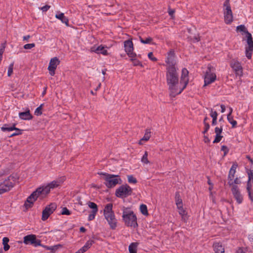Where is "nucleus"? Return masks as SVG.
Returning a JSON list of instances; mask_svg holds the SVG:
<instances>
[{
  "instance_id": "1",
  "label": "nucleus",
  "mask_w": 253,
  "mask_h": 253,
  "mask_svg": "<svg viewBox=\"0 0 253 253\" xmlns=\"http://www.w3.org/2000/svg\"><path fill=\"white\" fill-rule=\"evenodd\" d=\"M177 67H166V80L170 91V96L174 97L181 92L179 89Z\"/></svg>"
},
{
  "instance_id": "2",
  "label": "nucleus",
  "mask_w": 253,
  "mask_h": 253,
  "mask_svg": "<svg viewBox=\"0 0 253 253\" xmlns=\"http://www.w3.org/2000/svg\"><path fill=\"white\" fill-rule=\"evenodd\" d=\"M105 218L107 221L110 228L115 229L117 227V220L116 218L115 213L113 211L112 204H107L103 210Z\"/></svg>"
},
{
  "instance_id": "3",
  "label": "nucleus",
  "mask_w": 253,
  "mask_h": 253,
  "mask_svg": "<svg viewBox=\"0 0 253 253\" xmlns=\"http://www.w3.org/2000/svg\"><path fill=\"white\" fill-rule=\"evenodd\" d=\"M122 217L127 226L136 228L138 226L136 216L129 208H124Z\"/></svg>"
},
{
  "instance_id": "4",
  "label": "nucleus",
  "mask_w": 253,
  "mask_h": 253,
  "mask_svg": "<svg viewBox=\"0 0 253 253\" xmlns=\"http://www.w3.org/2000/svg\"><path fill=\"white\" fill-rule=\"evenodd\" d=\"M98 174L103 176V178L105 180L104 184L108 188H112L115 186L119 183V180H121L118 175L109 174L103 172L98 173Z\"/></svg>"
},
{
  "instance_id": "5",
  "label": "nucleus",
  "mask_w": 253,
  "mask_h": 253,
  "mask_svg": "<svg viewBox=\"0 0 253 253\" xmlns=\"http://www.w3.org/2000/svg\"><path fill=\"white\" fill-rule=\"evenodd\" d=\"M224 17L226 24H229L233 21V14L229 0H226L224 2Z\"/></svg>"
},
{
  "instance_id": "6",
  "label": "nucleus",
  "mask_w": 253,
  "mask_h": 253,
  "mask_svg": "<svg viewBox=\"0 0 253 253\" xmlns=\"http://www.w3.org/2000/svg\"><path fill=\"white\" fill-rule=\"evenodd\" d=\"M132 189L130 186L126 184L119 187L116 191V195L118 197L124 198L130 195Z\"/></svg>"
},
{
  "instance_id": "7",
  "label": "nucleus",
  "mask_w": 253,
  "mask_h": 253,
  "mask_svg": "<svg viewBox=\"0 0 253 253\" xmlns=\"http://www.w3.org/2000/svg\"><path fill=\"white\" fill-rule=\"evenodd\" d=\"M13 177L9 176L5 179L3 182L0 184V194H3L10 190L13 187Z\"/></svg>"
},
{
  "instance_id": "8",
  "label": "nucleus",
  "mask_w": 253,
  "mask_h": 253,
  "mask_svg": "<svg viewBox=\"0 0 253 253\" xmlns=\"http://www.w3.org/2000/svg\"><path fill=\"white\" fill-rule=\"evenodd\" d=\"M189 72L186 68H183L181 71L180 77V82L179 84V89H181V92L186 87L189 82Z\"/></svg>"
},
{
  "instance_id": "9",
  "label": "nucleus",
  "mask_w": 253,
  "mask_h": 253,
  "mask_svg": "<svg viewBox=\"0 0 253 253\" xmlns=\"http://www.w3.org/2000/svg\"><path fill=\"white\" fill-rule=\"evenodd\" d=\"M246 38L247 45L246 46V55L248 59H251L253 51L252 36L250 33H248V36H247Z\"/></svg>"
},
{
  "instance_id": "10",
  "label": "nucleus",
  "mask_w": 253,
  "mask_h": 253,
  "mask_svg": "<svg viewBox=\"0 0 253 253\" xmlns=\"http://www.w3.org/2000/svg\"><path fill=\"white\" fill-rule=\"evenodd\" d=\"M57 208L55 203H51L47 206L42 212V220L44 221L46 220L50 215L52 214Z\"/></svg>"
},
{
  "instance_id": "11",
  "label": "nucleus",
  "mask_w": 253,
  "mask_h": 253,
  "mask_svg": "<svg viewBox=\"0 0 253 253\" xmlns=\"http://www.w3.org/2000/svg\"><path fill=\"white\" fill-rule=\"evenodd\" d=\"M215 74L211 72L210 68H208L206 71L204 78V86L207 85L209 84H211L216 79Z\"/></svg>"
},
{
  "instance_id": "12",
  "label": "nucleus",
  "mask_w": 253,
  "mask_h": 253,
  "mask_svg": "<svg viewBox=\"0 0 253 253\" xmlns=\"http://www.w3.org/2000/svg\"><path fill=\"white\" fill-rule=\"evenodd\" d=\"M165 62L167 63L166 67H177L176 61L173 51L170 50L168 53V56Z\"/></svg>"
},
{
  "instance_id": "13",
  "label": "nucleus",
  "mask_w": 253,
  "mask_h": 253,
  "mask_svg": "<svg viewBox=\"0 0 253 253\" xmlns=\"http://www.w3.org/2000/svg\"><path fill=\"white\" fill-rule=\"evenodd\" d=\"M230 66L234 71L236 76L239 77L243 76V68L238 61L232 60L230 63Z\"/></svg>"
},
{
  "instance_id": "14",
  "label": "nucleus",
  "mask_w": 253,
  "mask_h": 253,
  "mask_svg": "<svg viewBox=\"0 0 253 253\" xmlns=\"http://www.w3.org/2000/svg\"><path fill=\"white\" fill-rule=\"evenodd\" d=\"M38 191H35L33 192L27 199L24 204L26 209L30 208L32 207L34 203L37 200V198L40 196Z\"/></svg>"
},
{
  "instance_id": "15",
  "label": "nucleus",
  "mask_w": 253,
  "mask_h": 253,
  "mask_svg": "<svg viewBox=\"0 0 253 253\" xmlns=\"http://www.w3.org/2000/svg\"><path fill=\"white\" fill-rule=\"evenodd\" d=\"M124 47L125 51L130 58L136 57V54L133 51V45L132 41L130 40L126 41L124 42Z\"/></svg>"
},
{
  "instance_id": "16",
  "label": "nucleus",
  "mask_w": 253,
  "mask_h": 253,
  "mask_svg": "<svg viewBox=\"0 0 253 253\" xmlns=\"http://www.w3.org/2000/svg\"><path fill=\"white\" fill-rule=\"evenodd\" d=\"M60 62V60L57 57H54L50 59L48 67V70L50 75L53 76L55 75V70L57 66L59 65Z\"/></svg>"
},
{
  "instance_id": "17",
  "label": "nucleus",
  "mask_w": 253,
  "mask_h": 253,
  "mask_svg": "<svg viewBox=\"0 0 253 253\" xmlns=\"http://www.w3.org/2000/svg\"><path fill=\"white\" fill-rule=\"evenodd\" d=\"M231 191L237 203L239 204H241L243 200V197L238 186L237 185H233V187H232Z\"/></svg>"
},
{
  "instance_id": "18",
  "label": "nucleus",
  "mask_w": 253,
  "mask_h": 253,
  "mask_svg": "<svg viewBox=\"0 0 253 253\" xmlns=\"http://www.w3.org/2000/svg\"><path fill=\"white\" fill-rule=\"evenodd\" d=\"M90 52H94L97 54H102L104 55H108V51L106 49V47L100 45L97 47L93 46L90 48Z\"/></svg>"
},
{
  "instance_id": "19",
  "label": "nucleus",
  "mask_w": 253,
  "mask_h": 253,
  "mask_svg": "<svg viewBox=\"0 0 253 253\" xmlns=\"http://www.w3.org/2000/svg\"><path fill=\"white\" fill-rule=\"evenodd\" d=\"M55 16L57 19L60 20L63 23L65 24L66 26L69 25V20L67 17L64 16V14L63 13L58 11Z\"/></svg>"
},
{
  "instance_id": "20",
  "label": "nucleus",
  "mask_w": 253,
  "mask_h": 253,
  "mask_svg": "<svg viewBox=\"0 0 253 253\" xmlns=\"http://www.w3.org/2000/svg\"><path fill=\"white\" fill-rule=\"evenodd\" d=\"M19 117L21 120H30L33 118L29 110H28L25 112H19Z\"/></svg>"
},
{
  "instance_id": "21",
  "label": "nucleus",
  "mask_w": 253,
  "mask_h": 253,
  "mask_svg": "<svg viewBox=\"0 0 253 253\" xmlns=\"http://www.w3.org/2000/svg\"><path fill=\"white\" fill-rule=\"evenodd\" d=\"M51 188H49V185L47 184L45 186L40 187L37 189V191H38L40 195H46L49 193Z\"/></svg>"
},
{
  "instance_id": "22",
  "label": "nucleus",
  "mask_w": 253,
  "mask_h": 253,
  "mask_svg": "<svg viewBox=\"0 0 253 253\" xmlns=\"http://www.w3.org/2000/svg\"><path fill=\"white\" fill-rule=\"evenodd\" d=\"M36 235L34 234H30L25 236L23 238V243L26 245L31 244L34 243V240Z\"/></svg>"
},
{
  "instance_id": "23",
  "label": "nucleus",
  "mask_w": 253,
  "mask_h": 253,
  "mask_svg": "<svg viewBox=\"0 0 253 253\" xmlns=\"http://www.w3.org/2000/svg\"><path fill=\"white\" fill-rule=\"evenodd\" d=\"M237 167L238 165L236 163H234L232 165L229 171V174L228 176V180H229L231 179H234V175L236 173V170Z\"/></svg>"
},
{
  "instance_id": "24",
  "label": "nucleus",
  "mask_w": 253,
  "mask_h": 253,
  "mask_svg": "<svg viewBox=\"0 0 253 253\" xmlns=\"http://www.w3.org/2000/svg\"><path fill=\"white\" fill-rule=\"evenodd\" d=\"M213 248L215 253H224V247L219 243H214Z\"/></svg>"
},
{
  "instance_id": "25",
  "label": "nucleus",
  "mask_w": 253,
  "mask_h": 253,
  "mask_svg": "<svg viewBox=\"0 0 253 253\" xmlns=\"http://www.w3.org/2000/svg\"><path fill=\"white\" fill-rule=\"evenodd\" d=\"M151 137V131L149 129L146 130L144 136L139 140L138 144L140 145L143 144V141H147Z\"/></svg>"
},
{
  "instance_id": "26",
  "label": "nucleus",
  "mask_w": 253,
  "mask_h": 253,
  "mask_svg": "<svg viewBox=\"0 0 253 253\" xmlns=\"http://www.w3.org/2000/svg\"><path fill=\"white\" fill-rule=\"evenodd\" d=\"M177 208L178 209V212L179 214L181 215L182 219L184 221H186L187 219V214L185 211L183 209L182 206H180V208L177 207Z\"/></svg>"
},
{
  "instance_id": "27",
  "label": "nucleus",
  "mask_w": 253,
  "mask_h": 253,
  "mask_svg": "<svg viewBox=\"0 0 253 253\" xmlns=\"http://www.w3.org/2000/svg\"><path fill=\"white\" fill-rule=\"evenodd\" d=\"M137 243H132L128 247V250L130 253H137Z\"/></svg>"
},
{
  "instance_id": "28",
  "label": "nucleus",
  "mask_w": 253,
  "mask_h": 253,
  "mask_svg": "<svg viewBox=\"0 0 253 253\" xmlns=\"http://www.w3.org/2000/svg\"><path fill=\"white\" fill-rule=\"evenodd\" d=\"M15 125L16 124H13L11 126H8V125H4L1 127V130L2 131H11L14 130V129H15Z\"/></svg>"
},
{
  "instance_id": "29",
  "label": "nucleus",
  "mask_w": 253,
  "mask_h": 253,
  "mask_svg": "<svg viewBox=\"0 0 253 253\" xmlns=\"http://www.w3.org/2000/svg\"><path fill=\"white\" fill-rule=\"evenodd\" d=\"M228 183L229 185L232 186L236 185V184H240L241 183V181L238 178H236L234 180L233 179H231L228 180Z\"/></svg>"
},
{
  "instance_id": "30",
  "label": "nucleus",
  "mask_w": 253,
  "mask_h": 253,
  "mask_svg": "<svg viewBox=\"0 0 253 253\" xmlns=\"http://www.w3.org/2000/svg\"><path fill=\"white\" fill-rule=\"evenodd\" d=\"M61 246L60 245H56L53 246H47L43 245L42 247L44 248L46 250H49L50 251H55L59 248V247Z\"/></svg>"
},
{
  "instance_id": "31",
  "label": "nucleus",
  "mask_w": 253,
  "mask_h": 253,
  "mask_svg": "<svg viewBox=\"0 0 253 253\" xmlns=\"http://www.w3.org/2000/svg\"><path fill=\"white\" fill-rule=\"evenodd\" d=\"M9 239L7 237H4L2 239V244L3 245V249L5 251H8L9 249V246L8 244Z\"/></svg>"
},
{
  "instance_id": "32",
  "label": "nucleus",
  "mask_w": 253,
  "mask_h": 253,
  "mask_svg": "<svg viewBox=\"0 0 253 253\" xmlns=\"http://www.w3.org/2000/svg\"><path fill=\"white\" fill-rule=\"evenodd\" d=\"M227 119L229 123L231 124L232 127H235L237 126V123L236 121L233 120L232 116H230V114L227 115Z\"/></svg>"
},
{
  "instance_id": "33",
  "label": "nucleus",
  "mask_w": 253,
  "mask_h": 253,
  "mask_svg": "<svg viewBox=\"0 0 253 253\" xmlns=\"http://www.w3.org/2000/svg\"><path fill=\"white\" fill-rule=\"evenodd\" d=\"M140 211L142 214H143L144 215H147L148 214V210H147V207L146 205L144 204H141L140 206Z\"/></svg>"
},
{
  "instance_id": "34",
  "label": "nucleus",
  "mask_w": 253,
  "mask_h": 253,
  "mask_svg": "<svg viewBox=\"0 0 253 253\" xmlns=\"http://www.w3.org/2000/svg\"><path fill=\"white\" fill-rule=\"evenodd\" d=\"M236 29L237 31L243 32L245 33L246 34V37L248 36V33H250L244 25H241L237 26Z\"/></svg>"
},
{
  "instance_id": "35",
  "label": "nucleus",
  "mask_w": 253,
  "mask_h": 253,
  "mask_svg": "<svg viewBox=\"0 0 253 253\" xmlns=\"http://www.w3.org/2000/svg\"><path fill=\"white\" fill-rule=\"evenodd\" d=\"M48 185L49 186V188L53 189L57 187L60 185V182L57 180H54L50 183H48Z\"/></svg>"
},
{
  "instance_id": "36",
  "label": "nucleus",
  "mask_w": 253,
  "mask_h": 253,
  "mask_svg": "<svg viewBox=\"0 0 253 253\" xmlns=\"http://www.w3.org/2000/svg\"><path fill=\"white\" fill-rule=\"evenodd\" d=\"M141 161L142 163L147 164L149 163L148 160V152L145 151L144 154L142 156L141 159Z\"/></svg>"
},
{
  "instance_id": "37",
  "label": "nucleus",
  "mask_w": 253,
  "mask_h": 253,
  "mask_svg": "<svg viewBox=\"0 0 253 253\" xmlns=\"http://www.w3.org/2000/svg\"><path fill=\"white\" fill-rule=\"evenodd\" d=\"M14 130H15V131L14 132H13V133H12L10 135V137H13L14 136L20 135L22 134V131H23V130L20 129L18 128H16V127H15V129H14Z\"/></svg>"
},
{
  "instance_id": "38",
  "label": "nucleus",
  "mask_w": 253,
  "mask_h": 253,
  "mask_svg": "<svg viewBox=\"0 0 253 253\" xmlns=\"http://www.w3.org/2000/svg\"><path fill=\"white\" fill-rule=\"evenodd\" d=\"M140 40L141 42L144 43V44H149L152 41V39L150 37H148L146 38L145 39H143L141 37H140Z\"/></svg>"
},
{
  "instance_id": "39",
  "label": "nucleus",
  "mask_w": 253,
  "mask_h": 253,
  "mask_svg": "<svg viewBox=\"0 0 253 253\" xmlns=\"http://www.w3.org/2000/svg\"><path fill=\"white\" fill-rule=\"evenodd\" d=\"M130 60L132 62L134 66H142V63L138 60L135 59V57L130 58Z\"/></svg>"
},
{
  "instance_id": "40",
  "label": "nucleus",
  "mask_w": 253,
  "mask_h": 253,
  "mask_svg": "<svg viewBox=\"0 0 253 253\" xmlns=\"http://www.w3.org/2000/svg\"><path fill=\"white\" fill-rule=\"evenodd\" d=\"M43 105V104H41V105L35 110V115L40 116V115H42V107Z\"/></svg>"
},
{
  "instance_id": "41",
  "label": "nucleus",
  "mask_w": 253,
  "mask_h": 253,
  "mask_svg": "<svg viewBox=\"0 0 253 253\" xmlns=\"http://www.w3.org/2000/svg\"><path fill=\"white\" fill-rule=\"evenodd\" d=\"M251 186H249V184H247V189L248 190V195L250 199L252 201H253V193L251 191Z\"/></svg>"
},
{
  "instance_id": "42",
  "label": "nucleus",
  "mask_w": 253,
  "mask_h": 253,
  "mask_svg": "<svg viewBox=\"0 0 253 253\" xmlns=\"http://www.w3.org/2000/svg\"><path fill=\"white\" fill-rule=\"evenodd\" d=\"M88 206L90 208L92 209V210H98V208L97 205L92 202H89L87 203Z\"/></svg>"
},
{
  "instance_id": "43",
  "label": "nucleus",
  "mask_w": 253,
  "mask_h": 253,
  "mask_svg": "<svg viewBox=\"0 0 253 253\" xmlns=\"http://www.w3.org/2000/svg\"><path fill=\"white\" fill-rule=\"evenodd\" d=\"M13 66H14V63H12L8 66V71H7V76L8 77H10L13 73Z\"/></svg>"
},
{
  "instance_id": "44",
  "label": "nucleus",
  "mask_w": 253,
  "mask_h": 253,
  "mask_svg": "<svg viewBox=\"0 0 253 253\" xmlns=\"http://www.w3.org/2000/svg\"><path fill=\"white\" fill-rule=\"evenodd\" d=\"M128 181L130 183H136L137 180L135 178H134L132 175H128L127 176Z\"/></svg>"
},
{
  "instance_id": "45",
  "label": "nucleus",
  "mask_w": 253,
  "mask_h": 253,
  "mask_svg": "<svg viewBox=\"0 0 253 253\" xmlns=\"http://www.w3.org/2000/svg\"><path fill=\"white\" fill-rule=\"evenodd\" d=\"M34 243L33 244V245L35 247H38V246H41L42 247V244H41V241L40 240H38V239H36V236L35 237V240H34Z\"/></svg>"
},
{
  "instance_id": "46",
  "label": "nucleus",
  "mask_w": 253,
  "mask_h": 253,
  "mask_svg": "<svg viewBox=\"0 0 253 253\" xmlns=\"http://www.w3.org/2000/svg\"><path fill=\"white\" fill-rule=\"evenodd\" d=\"M61 214L69 215L71 214V212L67 208L65 207L62 209Z\"/></svg>"
},
{
  "instance_id": "47",
  "label": "nucleus",
  "mask_w": 253,
  "mask_h": 253,
  "mask_svg": "<svg viewBox=\"0 0 253 253\" xmlns=\"http://www.w3.org/2000/svg\"><path fill=\"white\" fill-rule=\"evenodd\" d=\"M210 116L212 118V119L213 118H217L218 114L215 111H213L212 109H210Z\"/></svg>"
},
{
  "instance_id": "48",
  "label": "nucleus",
  "mask_w": 253,
  "mask_h": 253,
  "mask_svg": "<svg viewBox=\"0 0 253 253\" xmlns=\"http://www.w3.org/2000/svg\"><path fill=\"white\" fill-rule=\"evenodd\" d=\"M222 136L221 135V134H216L215 135V138L214 139V140H213V143H218L220 141V140H221V138H222Z\"/></svg>"
},
{
  "instance_id": "49",
  "label": "nucleus",
  "mask_w": 253,
  "mask_h": 253,
  "mask_svg": "<svg viewBox=\"0 0 253 253\" xmlns=\"http://www.w3.org/2000/svg\"><path fill=\"white\" fill-rule=\"evenodd\" d=\"M35 46V44L34 43L26 44L24 45V48L25 49H30Z\"/></svg>"
},
{
  "instance_id": "50",
  "label": "nucleus",
  "mask_w": 253,
  "mask_h": 253,
  "mask_svg": "<svg viewBox=\"0 0 253 253\" xmlns=\"http://www.w3.org/2000/svg\"><path fill=\"white\" fill-rule=\"evenodd\" d=\"M222 126H220V127H216L215 128V133L216 134H221L222 132Z\"/></svg>"
},
{
  "instance_id": "51",
  "label": "nucleus",
  "mask_w": 253,
  "mask_h": 253,
  "mask_svg": "<svg viewBox=\"0 0 253 253\" xmlns=\"http://www.w3.org/2000/svg\"><path fill=\"white\" fill-rule=\"evenodd\" d=\"M176 205L177 207H180L182 206V200L178 197H176Z\"/></svg>"
},
{
  "instance_id": "52",
  "label": "nucleus",
  "mask_w": 253,
  "mask_h": 253,
  "mask_svg": "<svg viewBox=\"0 0 253 253\" xmlns=\"http://www.w3.org/2000/svg\"><path fill=\"white\" fill-rule=\"evenodd\" d=\"M148 58L153 61H156L157 59L153 56V54L152 52H150L148 54Z\"/></svg>"
},
{
  "instance_id": "53",
  "label": "nucleus",
  "mask_w": 253,
  "mask_h": 253,
  "mask_svg": "<svg viewBox=\"0 0 253 253\" xmlns=\"http://www.w3.org/2000/svg\"><path fill=\"white\" fill-rule=\"evenodd\" d=\"M50 7V6L49 5H45L41 8L40 9L43 12H46Z\"/></svg>"
},
{
  "instance_id": "54",
  "label": "nucleus",
  "mask_w": 253,
  "mask_h": 253,
  "mask_svg": "<svg viewBox=\"0 0 253 253\" xmlns=\"http://www.w3.org/2000/svg\"><path fill=\"white\" fill-rule=\"evenodd\" d=\"M93 242H93V241H92V240H88V241H87L85 243V245H85L87 248H88V249H89V248L91 247V246H92V245L93 244Z\"/></svg>"
},
{
  "instance_id": "55",
  "label": "nucleus",
  "mask_w": 253,
  "mask_h": 253,
  "mask_svg": "<svg viewBox=\"0 0 253 253\" xmlns=\"http://www.w3.org/2000/svg\"><path fill=\"white\" fill-rule=\"evenodd\" d=\"M204 126H205V130L203 132V133L205 134L208 131V130L210 128V125L206 122H205Z\"/></svg>"
},
{
  "instance_id": "56",
  "label": "nucleus",
  "mask_w": 253,
  "mask_h": 253,
  "mask_svg": "<svg viewBox=\"0 0 253 253\" xmlns=\"http://www.w3.org/2000/svg\"><path fill=\"white\" fill-rule=\"evenodd\" d=\"M191 41L193 42H196L200 41V37L199 36H195L193 38L190 39Z\"/></svg>"
},
{
  "instance_id": "57",
  "label": "nucleus",
  "mask_w": 253,
  "mask_h": 253,
  "mask_svg": "<svg viewBox=\"0 0 253 253\" xmlns=\"http://www.w3.org/2000/svg\"><path fill=\"white\" fill-rule=\"evenodd\" d=\"M221 151H223L224 153V155H226L228 152V149L226 146H222L221 147Z\"/></svg>"
},
{
  "instance_id": "58",
  "label": "nucleus",
  "mask_w": 253,
  "mask_h": 253,
  "mask_svg": "<svg viewBox=\"0 0 253 253\" xmlns=\"http://www.w3.org/2000/svg\"><path fill=\"white\" fill-rule=\"evenodd\" d=\"M95 216L94 215H92V214H90L89 213V214L88 215V220L89 221L93 220L95 218Z\"/></svg>"
},
{
  "instance_id": "59",
  "label": "nucleus",
  "mask_w": 253,
  "mask_h": 253,
  "mask_svg": "<svg viewBox=\"0 0 253 253\" xmlns=\"http://www.w3.org/2000/svg\"><path fill=\"white\" fill-rule=\"evenodd\" d=\"M249 240L252 243H253V234H251L248 236Z\"/></svg>"
},
{
  "instance_id": "60",
  "label": "nucleus",
  "mask_w": 253,
  "mask_h": 253,
  "mask_svg": "<svg viewBox=\"0 0 253 253\" xmlns=\"http://www.w3.org/2000/svg\"><path fill=\"white\" fill-rule=\"evenodd\" d=\"M174 13V10L173 9H169V14L172 17Z\"/></svg>"
},
{
  "instance_id": "61",
  "label": "nucleus",
  "mask_w": 253,
  "mask_h": 253,
  "mask_svg": "<svg viewBox=\"0 0 253 253\" xmlns=\"http://www.w3.org/2000/svg\"><path fill=\"white\" fill-rule=\"evenodd\" d=\"M236 253H244V249L242 248H239L237 249Z\"/></svg>"
},
{
  "instance_id": "62",
  "label": "nucleus",
  "mask_w": 253,
  "mask_h": 253,
  "mask_svg": "<svg viewBox=\"0 0 253 253\" xmlns=\"http://www.w3.org/2000/svg\"><path fill=\"white\" fill-rule=\"evenodd\" d=\"M220 107H221V112L224 113L225 111V106L224 105L221 104L220 105Z\"/></svg>"
},
{
  "instance_id": "63",
  "label": "nucleus",
  "mask_w": 253,
  "mask_h": 253,
  "mask_svg": "<svg viewBox=\"0 0 253 253\" xmlns=\"http://www.w3.org/2000/svg\"><path fill=\"white\" fill-rule=\"evenodd\" d=\"M217 124V118H213L212 120V125L215 126Z\"/></svg>"
},
{
  "instance_id": "64",
  "label": "nucleus",
  "mask_w": 253,
  "mask_h": 253,
  "mask_svg": "<svg viewBox=\"0 0 253 253\" xmlns=\"http://www.w3.org/2000/svg\"><path fill=\"white\" fill-rule=\"evenodd\" d=\"M97 211H98V210H92V211H91L90 214H92V215H94L95 216Z\"/></svg>"
}]
</instances>
